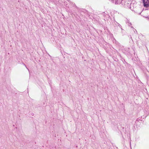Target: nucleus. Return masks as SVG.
I'll return each instance as SVG.
<instances>
[{"instance_id": "f257e3e1", "label": "nucleus", "mask_w": 149, "mask_h": 149, "mask_svg": "<svg viewBox=\"0 0 149 149\" xmlns=\"http://www.w3.org/2000/svg\"><path fill=\"white\" fill-rule=\"evenodd\" d=\"M109 13L107 11L103 12V16L104 17V19L106 20L108 19L110 17Z\"/></svg>"}, {"instance_id": "f03ea898", "label": "nucleus", "mask_w": 149, "mask_h": 149, "mask_svg": "<svg viewBox=\"0 0 149 149\" xmlns=\"http://www.w3.org/2000/svg\"><path fill=\"white\" fill-rule=\"evenodd\" d=\"M143 3L145 7L147 8L149 6V0H143Z\"/></svg>"}, {"instance_id": "7ed1b4c3", "label": "nucleus", "mask_w": 149, "mask_h": 149, "mask_svg": "<svg viewBox=\"0 0 149 149\" xmlns=\"http://www.w3.org/2000/svg\"><path fill=\"white\" fill-rule=\"evenodd\" d=\"M70 3L71 4L72 6H74L75 5V4L73 2H72L71 1V3Z\"/></svg>"}, {"instance_id": "20e7f679", "label": "nucleus", "mask_w": 149, "mask_h": 149, "mask_svg": "<svg viewBox=\"0 0 149 149\" xmlns=\"http://www.w3.org/2000/svg\"><path fill=\"white\" fill-rule=\"evenodd\" d=\"M118 26L120 27V28L122 30V29L121 28V25L118 23Z\"/></svg>"}, {"instance_id": "39448f33", "label": "nucleus", "mask_w": 149, "mask_h": 149, "mask_svg": "<svg viewBox=\"0 0 149 149\" xmlns=\"http://www.w3.org/2000/svg\"><path fill=\"white\" fill-rule=\"evenodd\" d=\"M67 3L66 1L64 2V5L65 6H68V4L66 3Z\"/></svg>"}, {"instance_id": "423d86ee", "label": "nucleus", "mask_w": 149, "mask_h": 149, "mask_svg": "<svg viewBox=\"0 0 149 149\" xmlns=\"http://www.w3.org/2000/svg\"><path fill=\"white\" fill-rule=\"evenodd\" d=\"M128 4L129 5L128 6V8L130 7V4Z\"/></svg>"}, {"instance_id": "0eeeda50", "label": "nucleus", "mask_w": 149, "mask_h": 149, "mask_svg": "<svg viewBox=\"0 0 149 149\" xmlns=\"http://www.w3.org/2000/svg\"><path fill=\"white\" fill-rule=\"evenodd\" d=\"M24 65L25 66H26V67H26V65L25 64H24Z\"/></svg>"}, {"instance_id": "6e6552de", "label": "nucleus", "mask_w": 149, "mask_h": 149, "mask_svg": "<svg viewBox=\"0 0 149 149\" xmlns=\"http://www.w3.org/2000/svg\"><path fill=\"white\" fill-rule=\"evenodd\" d=\"M33 114H34V113H32V115H33Z\"/></svg>"}, {"instance_id": "1a4fd4ad", "label": "nucleus", "mask_w": 149, "mask_h": 149, "mask_svg": "<svg viewBox=\"0 0 149 149\" xmlns=\"http://www.w3.org/2000/svg\"><path fill=\"white\" fill-rule=\"evenodd\" d=\"M33 114H34V113H32V115H33Z\"/></svg>"}, {"instance_id": "9d476101", "label": "nucleus", "mask_w": 149, "mask_h": 149, "mask_svg": "<svg viewBox=\"0 0 149 149\" xmlns=\"http://www.w3.org/2000/svg\"><path fill=\"white\" fill-rule=\"evenodd\" d=\"M33 114H34V113H32V115H33Z\"/></svg>"}, {"instance_id": "9b49d317", "label": "nucleus", "mask_w": 149, "mask_h": 149, "mask_svg": "<svg viewBox=\"0 0 149 149\" xmlns=\"http://www.w3.org/2000/svg\"><path fill=\"white\" fill-rule=\"evenodd\" d=\"M33 114H34V113H32V115H33Z\"/></svg>"}]
</instances>
